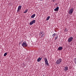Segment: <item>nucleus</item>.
<instances>
[{
    "label": "nucleus",
    "instance_id": "1",
    "mask_svg": "<svg viewBox=\"0 0 76 76\" xmlns=\"http://www.w3.org/2000/svg\"><path fill=\"white\" fill-rule=\"evenodd\" d=\"M62 62V59L61 58H59V59L56 60V64H60V63Z\"/></svg>",
    "mask_w": 76,
    "mask_h": 76
},
{
    "label": "nucleus",
    "instance_id": "2",
    "mask_svg": "<svg viewBox=\"0 0 76 76\" xmlns=\"http://www.w3.org/2000/svg\"><path fill=\"white\" fill-rule=\"evenodd\" d=\"M74 11V9H73V8H72L69 10L68 12L69 14V15H72Z\"/></svg>",
    "mask_w": 76,
    "mask_h": 76
},
{
    "label": "nucleus",
    "instance_id": "3",
    "mask_svg": "<svg viewBox=\"0 0 76 76\" xmlns=\"http://www.w3.org/2000/svg\"><path fill=\"white\" fill-rule=\"evenodd\" d=\"M22 45L23 47H27L28 45L26 44V42L24 41L23 42V43L22 44Z\"/></svg>",
    "mask_w": 76,
    "mask_h": 76
},
{
    "label": "nucleus",
    "instance_id": "4",
    "mask_svg": "<svg viewBox=\"0 0 76 76\" xmlns=\"http://www.w3.org/2000/svg\"><path fill=\"white\" fill-rule=\"evenodd\" d=\"M73 39V37H70L68 39V42H71L72 41Z\"/></svg>",
    "mask_w": 76,
    "mask_h": 76
},
{
    "label": "nucleus",
    "instance_id": "5",
    "mask_svg": "<svg viewBox=\"0 0 76 76\" xmlns=\"http://www.w3.org/2000/svg\"><path fill=\"white\" fill-rule=\"evenodd\" d=\"M35 22H36V20H34L30 22L29 24L30 25H33L34 23H35Z\"/></svg>",
    "mask_w": 76,
    "mask_h": 76
},
{
    "label": "nucleus",
    "instance_id": "6",
    "mask_svg": "<svg viewBox=\"0 0 76 76\" xmlns=\"http://www.w3.org/2000/svg\"><path fill=\"white\" fill-rule=\"evenodd\" d=\"M44 60L45 64H46V65H47V66H49V64L48 62V60H47V59L46 58H45Z\"/></svg>",
    "mask_w": 76,
    "mask_h": 76
},
{
    "label": "nucleus",
    "instance_id": "7",
    "mask_svg": "<svg viewBox=\"0 0 76 76\" xmlns=\"http://www.w3.org/2000/svg\"><path fill=\"white\" fill-rule=\"evenodd\" d=\"M21 9H22V6L20 5L18 7V10H17V12H19V10H21Z\"/></svg>",
    "mask_w": 76,
    "mask_h": 76
},
{
    "label": "nucleus",
    "instance_id": "8",
    "mask_svg": "<svg viewBox=\"0 0 76 76\" xmlns=\"http://www.w3.org/2000/svg\"><path fill=\"white\" fill-rule=\"evenodd\" d=\"M62 50H63V47H60L58 49V50H59V51H61Z\"/></svg>",
    "mask_w": 76,
    "mask_h": 76
},
{
    "label": "nucleus",
    "instance_id": "9",
    "mask_svg": "<svg viewBox=\"0 0 76 76\" xmlns=\"http://www.w3.org/2000/svg\"><path fill=\"white\" fill-rule=\"evenodd\" d=\"M59 9V7H58L54 9V11H57V12H58V11Z\"/></svg>",
    "mask_w": 76,
    "mask_h": 76
},
{
    "label": "nucleus",
    "instance_id": "10",
    "mask_svg": "<svg viewBox=\"0 0 76 76\" xmlns=\"http://www.w3.org/2000/svg\"><path fill=\"white\" fill-rule=\"evenodd\" d=\"M64 71H67L68 70V67L67 66H65L64 68Z\"/></svg>",
    "mask_w": 76,
    "mask_h": 76
},
{
    "label": "nucleus",
    "instance_id": "11",
    "mask_svg": "<svg viewBox=\"0 0 76 76\" xmlns=\"http://www.w3.org/2000/svg\"><path fill=\"white\" fill-rule=\"evenodd\" d=\"M41 59H42V58H40V57L39 58L37 59L38 62H39V61L41 60Z\"/></svg>",
    "mask_w": 76,
    "mask_h": 76
},
{
    "label": "nucleus",
    "instance_id": "12",
    "mask_svg": "<svg viewBox=\"0 0 76 76\" xmlns=\"http://www.w3.org/2000/svg\"><path fill=\"white\" fill-rule=\"evenodd\" d=\"M35 14H33L31 17V18H35Z\"/></svg>",
    "mask_w": 76,
    "mask_h": 76
},
{
    "label": "nucleus",
    "instance_id": "13",
    "mask_svg": "<svg viewBox=\"0 0 76 76\" xmlns=\"http://www.w3.org/2000/svg\"><path fill=\"white\" fill-rule=\"evenodd\" d=\"M50 18V16H48L46 18L47 20H49V19Z\"/></svg>",
    "mask_w": 76,
    "mask_h": 76
},
{
    "label": "nucleus",
    "instance_id": "14",
    "mask_svg": "<svg viewBox=\"0 0 76 76\" xmlns=\"http://www.w3.org/2000/svg\"><path fill=\"white\" fill-rule=\"evenodd\" d=\"M56 33H55L52 35V37H54L56 36Z\"/></svg>",
    "mask_w": 76,
    "mask_h": 76
},
{
    "label": "nucleus",
    "instance_id": "15",
    "mask_svg": "<svg viewBox=\"0 0 76 76\" xmlns=\"http://www.w3.org/2000/svg\"><path fill=\"white\" fill-rule=\"evenodd\" d=\"M28 11V10H26L24 12V13H27V12Z\"/></svg>",
    "mask_w": 76,
    "mask_h": 76
},
{
    "label": "nucleus",
    "instance_id": "16",
    "mask_svg": "<svg viewBox=\"0 0 76 76\" xmlns=\"http://www.w3.org/2000/svg\"><path fill=\"white\" fill-rule=\"evenodd\" d=\"M57 38H58V36H56L55 37V40H56L57 39Z\"/></svg>",
    "mask_w": 76,
    "mask_h": 76
},
{
    "label": "nucleus",
    "instance_id": "17",
    "mask_svg": "<svg viewBox=\"0 0 76 76\" xmlns=\"http://www.w3.org/2000/svg\"><path fill=\"white\" fill-rule=\"evenodd\" d=\"M7 55V53H5L4 55V57H5V56H6Z\"/></svg>",
    "mask_w": 76,
    "mask_h": 76
},
{
    "label": "nucleus",
    "instance_id": "18",
    "mask_svg": "<svg viewBox=\"0 0 76 76\" xmlns=\"http://www.w3.org/2000/svg\"><path fill=\"white\" fill-rule=\"evenodd\" d=\"M41 35H42V36H41V37H44V36H43L44 34H42Z\"/></svg>",
    "mask_w": 76,
    "mask_h": 76
},
{
    "label": "nucleus",
    "instance_id": "19",
    "mask_svg": "<svg viewBox=\"0 0 76 76\" xmlns=\"http://www.w3.org/2000/svg\"><path fill=\"white\" fill-rule=\"evenodd\" d=\"M65 31H66V32H67V28L66 29Z\"/></svg>",
    "mask_w": 76,
    "mask_h": 76
},
{
    "label": "nucleus",
    "instance_id": "20",
    "mask_svg": "<svg viewBox=\"0 0 76 76\" xmlns=\"http://www.w3.org/2000/svg\"><path fill=\"white\" fill-rule=\"evenodd\" d=\"M40 34H43V33L42 32H40Z\"/></svg>",
    "mask_w": 76,
    "mask_h": 76
},
{
    "label": "nucleus",
    "instance_id": "21",
    "mask_svg": "<svg viewBox=\"0 0 76 76\" xmlns=\"http://www.w3.org/2000/svg\"><path fill=\"white\" fill-rule=\"evenodd\" d=\"M56 0H53V2H54V1H56Z\"/></svg>",
    "mask_w": 76,
    "mask_h": 76
},
{
    "label": "nucleus",
    "instance_id": "22",
    "mask_svg": "<svg viewBox=\"0 0 76 76\" xmlns=\"http://www.w3.org/2000/svg\"><path fill=\"white\" fill-rule=\"evenodd\" d=\"M75 62H76V58H75Z\"/></svg>",
    "mask_w": 76,
    "mask_h": 76
},
{
    "label": "nucleus",
    "instance_id": "23",
    "mask_svg": "<svg viewBox=\"0 0 76 76\" xmlns=\"http://www.w3.org/2000/svg\"><path fill=\"white\" fill-rule=\"evenodd\" d=\"M43 76H45L44 75H43Z\"/></svg>",
    "mask_w": 76,
    "mask_h": 76
},
{
    "label": "nucleus",
    "instance_id": "24",
    "mask_svg": "<svg viewBox=\"0 0 76 76\" xmlns=\"http://www.w3.org/2000/svg\"><path fill=\"white\" fill-rule=\"evenodd\" d=\"M41 1H42L43 0H40Z\"/></svg>",
    "mask_w": 76,
    "mask_h": 76
}]
</instances>
